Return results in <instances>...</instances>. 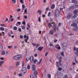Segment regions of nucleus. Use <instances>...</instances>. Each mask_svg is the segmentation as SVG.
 <instances>
[{"label":"nucleus","mask_w":78,"mask_h":78,"mask_svg":"<svg viewBox=\"0 0 78 78\" xmlns=\"http://www.w3.org/2000/svg\"><path fill=\"white\" fill-rule=\"evenodd\" d=\"M23 25H25L26 23L25 21H23Z\"/></svg>","instance_id":"0e129e2a"},{"label":"nucleus","mask_w":78,"mask_h":78,"mask_svg":"<svg viewBox=\"0 0 78 78\" xmlns=\"http://www.w3.org/2000/svg\"><path fill=\"white\" fill-rule=\"evenodd\" d=\"M1 54L2 55H5V51H2V52L1 53Z\"/></svg>","instance_id":"cd10ccee"},{"label":"nucleus","mask_w":78,"mask_h":78,"mask_svg":"<svg viewBox=\"0 0 78 78\" xmlns=\"http://www.w3.org/2000/svg\"><path fill=\"white\" fill-rule=\"evenodd\" d=\"M37 12H39V14H41V13L42 12V10H38L37 11Z\"/></svg>","instance_id":"b1692460"},{"label":"nucleus","mask_w":78,"mask_h":78,"mask_svg":"<svg viewBox=\"0 0 78 78\" xmlns=\"http://www.w3.org/2000/svg\"><path fill=\"white\" fill-rule=\"evenodd\" d=\"M71 17H72V14L71 13H70L68 15L67 18V19H70Z\"/></svg>","instance_id":"423d86ee"},{"label":"nucleus","mask_w":78,"mask_h":78,"mask_svg":"<svg viewBox=\"0 0 78 78\" xmlns=\"http://www.w3.org/2000/svg\"><path fill=\"white\" fill-rule=\"evenodd\" d=\"M26 59L27 60H30V62L32 63L33 62V60H34V57L33 56H30V58L27 57L26 58Z\"/></svg>","instance_id":"20e7f679"},{"label":"nucleus","mask_w":78,"mask_h":78,"mask_svg":"<svg viewBox=\"0 0 78 78\" xmlns=\"http://www.w3.org/2000/svg\"><path fill=\"white\" fill-rule=\"evenodd\" d=\"M55 23L54 22H52V23H48V26L49 27H51L52 26V25H51V24H54Z\"/></svg>","instance_id":"f8f14e48"},{"label":"nucleus","mask_w":78,"mask_h":78,"mask_svg":"<svg viewBox=\"0 0 78 78\" xmlns=\"http://www.w3.org/2000/svg\"><path fill=\"white\" fill-rule=\"evenodd\" d=\"M17 27H14V30H17Z\"/></svg>","instance_id":"864d4df0"},{"label":"nucleus","mask_w":78,"mask_h":78,"mask_svg":"<svg viewBox=\"0 0 78 78\" xmlns=\"http://www.w3.org/2000/svg\"><path fill=\"white\" fill-rule=\"evenodd\" d=\"M72 3H74L76 4L77 3V1L76 0H72Z\"/></svg>","instance_id":"412c9836"},{"label":"nucleus","mask_w":78,"mask_h":78,"mask_svg":"<svg viewBox=\"0 0 78 78\" xmlns=\"http://www.w3.org/2000/svg\"><path fill=\"white\" fill-rule=\"evenodd\" d=\"M32 70L33 71H34L36 70V66L34 65H33L32 66Z\"/></svg>","instance_id":"2eb2a0df"},{"label":"nucleus","mask_w":78,"mask_h":78,"mask_svg":"<svg viewBox=\"0 0 78 78\" xmlns=\"http://www.w3.org/2000/svg\"><path fill=\"white\" fill-rule=\"evenodd\" d=\"M3 50V46L2 44L0 45V51Z\"/></svg>","instance_id":"5701e85b"},{"label":"nucleus","mask_w":78,"mask_h":78,"mask_svg":"<svg viewBox=\"0 0 78 78\" xmlns=\"http://www.w3.org/2000/svg\"><path fill=\"white\" fill-rule=\"evenodd\" d=\"M58 70L59 71H61V70H62V68L61 67H59L58 68Z\"/></svg>","instance_id":"a19ab883"},{"label":"nucleus","mask_w":78,"mask_h":78,"mask_svg":"<svg viewBox=\"0 0 78 78\" xmlns=\"http://www.w3.org/2000/svg\"><path fill=\"white\" fill-rule=\"evenodd\" d=\"M20 37L21 39H23V36L20 35Z\"/></svg>","instance_id":"4d7b16f0"},{"label":"nucleus","mask_w":78,"mask_h":78,"mask_svg":"<svg viewBox=\"0 0 78 78\" xmlns=\"http://www.w3.org/2000/svg\"><path fill=\"white\" fill-rule=\"evenodd\" d=\"M51 13L50 12H49L48 14V16H50V14Z\"/></svg>","instance_id":"13d9d810"},{"label":"nucleus","mask_w":78,"mask_h":78,"mask_svg":"<svg viewBox=\"0 0 78 78\" xmlns=\"http://www.w3.org/2000/svg\"><path fill=\"white\" fill-rule=\"evenodd\" d=\"M62 45L63 47H66L67 45V44L66 43H63L62 44Z\"/></svg>","instance_id":"aec40b11"},{"label":"nucleus","mask_w":78,"mask_h":78,"mask_svg":"<svg viewBox=\"0 0 78 78\" xmlns=\"http://www.w3.org/2000/svg\"><path fill=\"white\" fill-rule=\"evenodd\" d=\"M28 60L26 59L25 60L26 63H27V62H28Z\"/></svg>","instance_id":"680f3d73"},{"label":"nucleus","mask_w":78,"mask_h":78,"mask_svg":"<svg viewBox=\"0 0 78 78\" xmlns=\"http://www.w3.org/2000/svg\"><path fill=\"white\" fill-rule=\"evenodd\" d=\"M31 44H32V45L34 46H36V48H37V47H39V44H36V43L34 44L32 42L31 43Z\"/></svg>","instance_id":"0eeeda50"},{"label":"nucleus","mask_w":78,"mask_h":78,"mask_svg":"<svg viewBox=\"0 0 78 78\" xmlns=\"http://www.w3.org/2000/svg\"><path fill=\"white\" fill-rule=\"evenodd\" d=\"M24 37L25 39V38H26H26H27V35H24Z\"/></svg>","instance_id":"6e6d98bb"},{"label":"nucleus","mask_w":78,"mask_h":78,"mask_svg":"<svg viewBox=\"0 0 78 78\" xmlns=\"http://www.w3.org/2000/svg\"><path fill=\"white\" fill-rule=\"evenodd\" d=\"M22 9L23 10H24V9H25V5H24V4H23L22 5Z\"/></svg>","instance_id":"bb28decb"},{"label":"nucleus","mask_w":78,"mask_h":78,"mask_svg":"<svg viewBox=\"0 0 78 78\" xmlns=\"http://www.w3.org/2000/svg\"><path fill=\"white\" fill-rule=\"evenodd\" d=\"M71 26H72V27H76V26H77V24L76 23H72L71 24Z\"/></svg>","instance_id":"9b49d317"},{"label":"nucleus","mask_w":78,"mask_h":78,"mask_svg":"<svg viewBox=\"0 0 78 78\" xmlns=\"http://www.w3.org/2000/svg\"><path fill=\"white\" fill-rule=\"evenodd\" d=\"M75 64H76L75 62H73V66H75Z\"/></svg>","instance_id":"bf43d9fd"},{"label":"nucleus","mask_w":78,"mask_h":78,"mask_svg":"<svg viewBox=\"0 0 78 78\" xmlns=\"http://www.w3.org/2000/svg\"><path fill=\"white\" fill-rule=\"evenodd\" d=\"M19 65V63L18 62H16V66H18Z\"/></svg>","instance_id":"72a5a7b5"},{"label":"nucleus","mask_w":78,"mask_h":78,"mask_svg":"<svg viewBox=\"0 0 78 78\" xmlns=\"http://www.w3.org/2000/svg\"><path fill=\"white\" fill-rule=\"evenodd\" d=\"M30 78H37V76H36L34 77V76H33V75H31L30 76Z\"/></svg>","instance_id":"a211bd4d"},{"label":"nucleus","mask_w":78,"mask_h":78,"mask_svg":"<svg viewBox=\"0 0 78 78\" xmlns=\"http://www.w3.org/2000/svg\"><path fill=\"white\" fill-rule=\"evenodd\" d=\"M27 69L28 70H30V65H28L27 66Z\"/></svg>","instance_id":"c756f323"},{"label":"nucleus","mask_w":78,"mask_h":78,"mask_svg":"<svg viewBox=\"0 0 78 78\" xmlns=\"http://www.w3.org/2000/svg\"><path fill=\"white\" fill-rule=\"evenodd\" d=\"M51 9H54V8H55V5H51Z\"/></svg>","instance_id":"c85d7f7f"},{"label":"nucleus","mask_w":78,"mask_h":78,"mask_svg":"<svg viewBox=\"0 0 78 78\" xmlns=\"http://www.w3.org/2000/svg\"><path fill=\"white\" fill-rule=\"evenodd\" d=\"M76 78H78V74L77 75H76Z\"/></svg>","instance_id":"774afa93"},{"label":"nucleus","mask_w":78,"mask_h":78,"mask_svg":"<svg viewBox=\"0 0 78 78\" xmlns=\"http://www.w3.org/2000/svg\"><path fill=\"white\" fill-rule=\"evenodd\" d=\"M29 39V37H28V36H27V38L25 39L24 40V41L26 43H27L28 41V40Z\"/></svg>","instance_id":"dca6fc26"},{"label":"nucleus","mask_w":78,"mask_h":78,"mask_svg":"<svg viewBox=\"0 0 78 78\" xmlns=\"http://www.w3.org/2000/svg\"><path fill=\"white\" fill-rule=\"evenodd\" d=\"M27 71V69L26 68H23L21 70V72L23 73H25Z\"/></svg>","instance_id":"39448f33"},{"label":"nucleus","mask_w":78,"mask_h":78,"mask_svg":"<svg viewBox=\"0 0 78 78\" xmlns=\"http://www.w3.org/2000/svg\"><path fill=\"white\" fill-rule=\"evenodd\" d=\"M78 13V11H77V10H75L74 11V13L75 14H76V13Z\"/></svg>","instance_id":"7c9ffc66"},{"label":"nucleus","mask_w":78,"mask_h":78,"mask_svg":"<svg viewBox=\"0 0 78 78\" xmlns=\"http://www.w3.org/2000/svg\"><path fill=\"white\" fill-rule=\"evenodd\" d=\"M17 10V11H18V12H20V9L19 8Z\"/></svg>","instance_id":"09e8293b"},{"label":"nucleus","mask_w":78,"mask_h":78,"mask_svg":"<svg viewBox=\"0 0 78 78\" xmlns=\"http://www.w3.org/2000/svg\"><path fill=\"white\" fill-rule=\"evenodd\" d=\"M0 30H5V29H4V28L3 27H1L0 28Z\"/></svg>","instance_id":"e2e57ef3"},{"label":"nucleus","mask_w":78,"mask_h":78,"mask_svg":"<svg viewBox=\"0 0 78 78\" xmlns=\"http://www.w3.org/2000/svg\"><path fill=\"white\" fill-rule=\"evenodd\" d=\"M76 16L75 14L73 17H72V18H73L74 19H75V18H76Z\"/></svg>","instance_id":"4c0bfd02"},{"label":"nucleus","mask_w":78,"mask_h":78,"mask_svg":"<svg viewBox=\"0 0 78 78\" xmlns=\"http://www.w3.org/2000/svg\"><path fill=\"white\" fill-rule=\"evenodd\" d=\"M54 41L55 43H56V42H57V41H58V40H57V39H55L54 40Z\"/></svg>","instance_id":"49530a36"},{"label":"nucleus","mask_w":78,"mask_h":78,"mask_svg":"<svg viewBox=\"0 0 78 78\" xmlns=\"http://www.w3.org/2000/svg\"><path fill=\"white\" fill-rule=\"evenodd\" d=\"M12 31H11L9 33H8V36H9V37H11V36L12 35Z\"/></svg>","instance_id":"6ab92c4d"},{"label":"nucleus","mask_w":78,"mask_h":78,"mask_svg":"<svg viewBox=\"0 0 78 78\" xmlns=\"http://www.w3.org/2000/svg\"><path fill=\"white\" fill-rule=\"evenodd\" d=\"M21 27L23 30H25V26H22Z\"/></svg>","instance_id":"c9c22d12"},{"label":"nucleus","mask_w":78,"mask_h":78,"mask_svg":"<svg viewBox=\"0 0 78 78\" xmlns=\"http://www.w3.org/2000/svg\"><path fill=\"white\" fill-rule=\"evenodd\" d=\"M60 13V12L58 9H56L55 10V16L57 17H59V14Z\"/></svg>","instance_id":"7ed1b4c3"},{"label":"nucleus","mask_w":78,"mask_h":78,"mask_svg":"<svg viewBox=\"0 0 78 78\" xmlns=\"http://www.w3.org/2000/svg\"><path fill=\"white\" fill-rule=\"evenodd\" d=\"M63 78H68V76H67V75H65Z\"/></svg>","instance_id":"c03bdc74"},{"label":"nucleus","mask_w":78,"mask_h":78,"mask_svg":"<svg viewBox=\"0 0 78 78\" xmlns=\"http://www.w3.org/2000/svg\"><path fill=\"white\" fill-rule=\"evenodd\" d=\"M56 30H51L49 32L50 34H53L54 32H55Z\"/></svg>","instance_id":"1a4fd4ad"},{"label":"nucleus","mask_w":78,"mask_h":78,"mask_svg":"<svg viewBox=\"0 0 78 78\" xmlns=\"http://www.w3.org/2000/svg\"><path fill=\"white\" fill-rule=\"evenodd\" d=\"M38 21H39V22H41V17H40L38 18Z\"/></svg>","instance_id":"a18cd8bd"},{"label":"nucleus","mask_w":78,"mask_h":78,"mask_svg":"<svg viewBox=\"0 0 78 78\" xmlns=\"http://www.w3.org/2000/svg\"><path fill=\"white\" fill-rule=\"evenodd\" d=\"M12 1L13 3H16V0H12Z\"/></svg>","instance_id":"e433bc0d"},{"label":"nucleus","mask_w":78,"mask_h":78,"mask_svg":"<svg viewBox=\"0 0 78 78\" xmlns=\"http://www.w3.org/2000/svg\"><path fill=\"white\" fill-rule=\"evenodd\" d=\"M8 48H12V46H8Z\"/></svg>","instance_id":"3c124183"},{"label":"nucleus","mask_w":78,"mask_h":78,"mask_svg":"<svg viewBox=\"0 0 78 78\" xmlns=\"http://www.w3.org/2000/svg\"><path fill=\"white\" fill-rule=\"evenodd\" d=\"M20 2L22 4H23V0H20Z\"/></svg>","instance_id":"de8ad7c7"},{"label":"nucleus","mask_w":78,"mask_h":78,"mask_svg":"<svg viewBox=\"0 0 78 78\" xmlns=\"http://www.w3.org/2000/svg\"><path fill=\"white\" fill-rule=\"evenodd\" d=\"M60 55H62V56H64V53L63 52H62L60 53Z\"/></svg>","instance_id":"79ce46f5"},{"label":"nucleus","mask_w":78,"mask_h":78,"mask_svg":"<svg viewBox=\"0 0 78 78\" xmlns=\"http://www.w3.org/2000/svg\"><path fill=\"white\" fill-rule=\"evenodd\" d=\"M15 67L14 66H10L9 68L10 70H13V69H15Z\"/></svg>","instance_id":"f3484780"},{"label":"nucleus","mask_w":78,"mask_h":78,"mask_svg":"<svg viewBox=\"0 0 78 78\" xmlns=\"http://www.w3.org/2000/svg\"><path fill=\"white\" fill-rule=\"evenodd\" d=\"M74 7L75 8H78V5L76 4L74 5Z\"/></svg>","instance_id":"ea45409f"},{"label":"nucleus","mask_w":78,"mask_h":78,"mask_svg":"<svg viewBox=\"0 0 78 78\" xmlns=\"http://www.w3.org/2000/svg\"><path fill=\"white\" fill-rule=\"evenodd\" d=\"M17 23L18 24H19V25H20V24H21V23L20 22H17Z\"/></svg>","instance_id":"052dcab7"},{"label":"nucleus","mask_w":78,"mask_h":78,"mask_svg":"<svg viewBox=\"0 0 78 78\" xmlns=\"http://www.w3.org/2000/svg\"><path fill=\"white\" fill-rule=\"evenodd\" d=\"M22 66L23 67H24V62L23 61L22 62Z\"/></svg>","instance_id":"8fccbe9b"},{"label":"nucleus","mask_w":78,"mask_h":78,"mask_svg":"<svg viewBox=\"0 0 78 78\" xmlns=\"http://www.w3.org/2000/svg\"><path fill=\"white\" fill-rule=\"evenodd\" d=\"M48 76L49 78H51V75H50V74H48Z\"/></svg>","instance_id":"58836bf2"},{"label":"nucleus","mask_w":78,"mask_h":78,"mask_svg":"<svg viewBox=\"0 0 78 78\" xmlns=\"http://www.w3.org/2000/svg\"><path fill=\"white\" fill-rule=\"evenodd\" d=\"M2 35L3 36H4V35H5V32H2Z\"/></svg>","instance_id":"69168bd1"},{"label":"nucleus","mask_w":78,"mask_h":78,"mask_svg":"<svg viewBox=\"0 0 78 78\" xmlns=\"http://www.w3.org/2000/svg\"><path fill=\"white\" fill-rule=\"evenodd\" d=\"M37 62H38V60L37 59H35L33 61V62H34V64H36Z\"/></svg>","instance_id":"4be33fe9"},{"label":"nucleus","mask_w":78,"mask_h":78,"mask_svg":"<svg viewBox=\"0 0 78 78\" xmlns=\"http://www.w3.org/2000/svg\"><path fill=\"white\" fill-rule=\"evenodd\" d=\"M42 58L40 59L39 61V62H38L37 63V65H39V64H40L41 63V62H42Z\"/></svg>","instance_id":"4468645a"},{"label":"nucleus","mask_w":78,"mask_h":78,"mask_svg":"<svg viewBox=\"0 0 78 78\" xmlns=\"http://www.w3.org/2000/svg\"><path fill=\"white\" fill-rule=\"evenodd\" d=\"M54 30H58V27L56 26V25L54 24L52 27Z\"/></svg>","instance_id":"6e6552de"},{"label":"nucleus","mask_w":78,"mask_h":78,"mask_svg":"<svg viewBox=\"0 0 78 78\" xmlns=\"http://www.w3.org/2000/svg\"><path fill=\"white\" fill-rule=\"evenodd\" d=\"M0 59L1 60H3V59H4V58L3 57H0Z\"/></svg>","instance_id":"5fc2aeb1"},{"label":"nucleus","mask_w":78,"mask_h":78,"mask_svg":"<svg viewBox=\"0 0 78 78\" xmlns=\"http://www.w3.org/2000/svg\"><path fill=\"white\" fill-rule=\"evenodd\" d=\"M1 26H2V27H6V25H5V24H1L0 25Z\"/></svg>","instance_id":"a878e982"},{"label":"nucleus","mask_w":78,"mask_h":78,"mask_svg":"<svg viewBox=\"0 0 78 78\" xmlns=\"http://www.w3.org/2000/svg\"><path fill=\"white\" fill-rule=\"evenodd\" d=\"M78 27L76 26H75L74 28V30H78Z\"/></svg>","instance_id":"2f4dec72"},{"label":"nucleus","mask_w":78,"mask_h":78,"mask_svg":"<svg viewBox=\"0 0 78 78\" xmlns=\"http://www.w3.org/2000/svg\"><path fill=\"white\" fill-rule=\"evenodd\" d=\"M57 58H59V61L57 62H56V64H57V67L58 68L59 67V66L60 67H61L62 66V64H61V56L60 55L58 54L57 55Z\"/></svg>","instance_id":"f257e3e1"},{"label":"nucleus","mask_w":78,"mask_h":78,"mask_svg":"<svg viewBox=\"0 0 78 78\" xmlns=\"http://www.w3.org/2000/svg\"><path fill=\"white\" fill-rule=\"evenodd\" d=\"M48 54V52H46L45 54V56H47V55Z\"/></svg>","instance_id":"603ef678"},{"label":"nucleus","mask_w":78,"mask_h":78,"mask_svg":"<svg viewBox=\"0 0 78 78\" xmlns=\"http://www.w3.org/2000/svg\"><path fill=\"white\" fill-rule=\"evenodd\" d=\"M59 46V45L58 44H57L55 46V47L57 49Z\"/></svg>","instance_id":"473e14b6"},{"label":"nucleus","mask_w":78,"mask_h":78,"mask_svg":"<svg viewBox=\"0 0 78 78\" xmlns=\"http://www.w3.org/2000/svg\"><path fill=\"white\" fill-rule=\"evenodd\" d=\"M34 75H37V71H35L34 73Z\"/></svg>","instance_id":"393cba45"},{"label":"nucleus","mask_w":78,"mask_h":78,"mask_svg":"<svg viewBox=\"0 0 78 78\" xmlns=\"http://www.w3.org/2000/svg\"><path fill=\"white\" fill-rule=\"evenodd\" d=\"M27 8H26V9L24 10V12L25 13H27Z\"/></svg>","instance_id":"37998d69"},{"label":"nucleus","mask_w":78,"mask_h":78,"mask_svg":"<svg viewBox=\"0 0 78 78\" xmlns=\"http://www.w3.org/2000/svg\"><path fill=\"white\" fill-rule=\"evenodd\" d=\"M22 55H17L14 56L13 58L15 60H19L20 59H21Z\"/></svg>","instance_id":"f03ea898"},{"label":"nucleus","mask_w":78,"mask_h":78,"mask_svg":"<svg viewBox=\"0 0 78 78\" xmlns=\"http://www.w3.org/2000/svg\"><path fill=\"white\" fill-rule=\"evenodd\" d=\"M43 48H44V47H42L41 46H40L38 48L37 50H39V51H42V50Z\"/></svg>","instance_id":"ddd939ff"},{"label":"nucleus","mask_w":78,"mask_h":78,"mask_svg":"<svg viewBox=\"0 0 78 78\" xmlns=\"http://www.w3.org/2000/svg\"><path fill=\"white\" fill-rule=\"evenodd\" d=\"M3 63H4V61H0V71H2V69H0V68H1V66H2V64H3Z\"/></svg>","instance_id":"9d476101"},{"label":"nucleus","mask_w":78,"mask_h":78,"mask_svg":"<svg viewBox=\"0 0 78 78\" xmlns=\"http://www.w3.org/2000/svg\"><path fill=\"white\" fill-rule=\"evenodd\" d=\"M27 25V27H29V28H30V23H29Z\"/></svg>","instance_id":"f704fd0d"},{"label":"nucleus","mask_w":78,"mask_h":78,"mask_svg":"<svg viewBox=\"0 0 78 78\" xmlns=\"http://www.w3.org/2000/svg\"><path fill=\"white\" fill-rule=\"evenodd\" d=\"M76 52H77V53H78V48H76Z\"/></svg>","instance_id":"338daca9"}]
</instances>
